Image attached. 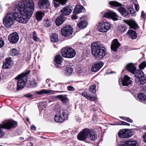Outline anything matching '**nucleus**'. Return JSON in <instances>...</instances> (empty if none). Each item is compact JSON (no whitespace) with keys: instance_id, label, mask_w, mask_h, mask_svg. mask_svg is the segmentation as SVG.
<instances>
[{"instance_id":"1","label":"nucleus","mask_w":146,"mask_h":146,"mask_svg":"<svg viewBox=\"0 0 146 146\" xmlns=\"http://www.w3.org/2000/svg\"><path fill=\"white\" fill-rule=\"evenodd\" d=\"M14 12H8L3 19V23L7 28L10 27L15 20L17 21L25 24L28 22L34 9L33 0H23L15 2Z\"/></svg>"},{"instance_id":"2","label":"nucleus","mask_w":146,"mask_h":146,"mask_svg":"<svg viewBox=\"0 0 146 146\" xmlns=\"http://www.w3.org/2000/svg\"><path fill=\"white\" fill-rule=\"evenodd\" d=\"M92 53V55L96 59L101 60L106 54L105 47L101 45L99 42H94L91 45Z\"/></svg>"},{"instance_id":"3","label":"nucleus","mask_w":146,"mask_h":146,"mask_svg":"<svg viewBox=\"0 0 146 146\" xmlns=\"http://www.w3.org/2000/svg\"><path fill=\"white\" fill-rule=\"evenodd\" d=\"M30 72L29 70L26 73L19 75L15 78V79L18 80L17 83V91L22 89L25 86L27 79V75Z\"/></svg>"},{"instance_id":"4","label":"nucleus","mask_w":146,"mask_h":146,"mask_svg":"<svg viewBox=\"0 0 146 146\" xmlns=\"http://www.w3.org/2000/svg\"><path fill=\"white\" fill-rule=\"evenodd\" d=\"M17 123L14 121H6L0 124V138L2 137L4 135V132L2 128L10 129L15 127L17 126Z\"/></svg>"},{"instance_id":"5","label":"nucleus","mask_w":146,"mask_h":146,"mask_svg":"<svg viewBox=\"0 0 146 146\" xmlns=\"http://www.w3.org/2000/svg\"><path fill=\"white\" fill-rule=\"evenodd\" d=\"M63 56L67 58H72L76 54L75 51L71 47H66L62 48L61 52Z\"/></svg>"},{"instance_id":"6","label":"nucleus","mask_w":146,"mask_h":146,"mask_svg":"<svg viewBox=\"0 0 146 146\" xmlns=\"http://www.w3.org/2000/svg\"><path fill=\"white\" fill-rule=\"evenodd\" d=\"M68 117V114L66 111L62 110L55 115L54 119L57 122H62L67 119Z\"/></svg>"},{"instance_id":"7","label":"nucleus","mask_w":146,"mask_h":146,"mask_svg":"<svg viewBox=\"0 0 146 146\" xmlns=\"http://www.w3.org/2000/svg\"><path fill=\"white\" fill-rule=\"evenodd\" d=\"M133 135V132L129 129H122L119 130L118 132L119 137L123 138H129Z\"/></svg>"},{"instance_id":"8","label":"nucleus","mask_w":146,"mask_h":146,"mask_svg":"<svg viewBox=\"0 0 146 146\" xmlns=\"http://www.w3.org/2000/svg\"><path fill=\"white\" fill-rule=\"evenodd\" d=\"M91 130L88 128L82 130L77 135V139L79 140L84 141L86 140L89 135L90 134Z\"/></svg>"},{"instance_id":"9","label":"nucleus","mask_w":146,"mask_h":146,"mask_svg":"<svg viewBox=\"0 0 146 146\" xmlns=\"http://www.w3.org/2000/svg\"><path fill=\"white\" fill-rule=\"evenodd\" d=\"M110 28V25L109 23L105 22L99 23L97 25V29L100 32L105 33Z\"/></svg>"},{"instance_id":"10","label":"nucleus","mask_w":146,"mask_h":146,"mask_svg":"<svg viewBox=\"0 0 146 146\" xmlns=\"http://www.w3.org/2000/svg\"><path fill=\"white\" fill-rule=\"evenodd\" d=\"M73 32L72 27L69 25L66 26L61 29V33L62 35L66 37L71 35Z\"/></svg>"},{"instance_id":"11","label":"nucleus","mask_w":146,"mask_h":146,"mask_svg":"<svg viewBox=\"0 0 146 146\" xmlns=\"http://www.w3.org/2000/svg\"><path fill=\"white\" fill-rule=\"evenodd\" d=\"M8 38L10 43L15 44L18 42L19 37L18 34L17 32H14L8 36Z\"/></svg>"},{"instance_id":"12","label":"nucleus","mask_w":146,"mask_h":146,"mask_svg":"<svg viewBox=\"0 0 146 146\" xmlns=\"http://www.w3.org/2000/svg\"><path fill=\"white\" fill-rule=\"evenodd\" d=\"M104 17L107 18H111L114 21L118 20V16L116 13L112 11H110L105 13Z\"/></svg>"},{"instance_id":"13","label":"nucleus","mask_w":146,"mask_h":146,"mask_svg":"<svg viewBox=\"0 0 146 146\" xmlns=\"http://www.w3.org/2000/svg\"><path fill=\"white\" fill-rule=\"evenodd\" d=\"M50 2L48 0H40L38 2L39 7L41 9L47 8L50 5Z\"/></svg>"},{"instance_id":"14","label":"nucleus","mask_w":146,"mask_h":146,"mask_svg":"<svg viewBox=\"0 0 146 146\" xmlns=\"http://www.w3.org/2000/svg\"><path fill=\"white\" fill-rule=\"evenodd\" d=\"M13 63L11 58L10 57L7 58L5 59V61L3 63V68L4 69H9L13 65Z\"/></svg>"},{"instance_id":"15","label":"nucleus","mask_w":146,"mask_h":146,"mask_svg":"<svg viewBox=\"0 0 146 146\" xmlns=\"http://www.w3.org/2000/svg\"><path fill=\"white\" fill-rule=\"evenodd\" d=\"M122 84L124 86H128L132 83L131 78L127 75H125L123 78H121Z\"/></svg>"},{"instance_id":"16","label":"nucleus","mask_w":146,"mask_h":146,"mask_svg":"<svg viewBox=\"0 0 146 146\" xmlns=\"http://www.w3.org/2000/svg\"><path fill=\"white\" fill-rule=\"evenodd\" d=\"M120 46V43L117 39H115L111 42V50L115 51L117 50V49Z\"/></svg>"},{"instance_id":"17","label":"nucleus","mask_w":146,"mask_h":146,"mask_svg":"<svg viewBox=\"0 0 146 146\" xmlns=\"http://www.w3.org/2000/svg\"><path fill=\"white\" fill-rule=\"evenodd\" d=\"M103 65V62H98L93 64L91 68V70L92 72H96L100 69Z\"/></svg>"},{"instance_id":"18","label":"nucleus","mask_w":146,"mask_h":146,"mask_svg":"<svg viewBox=\"0 0 146 146\" xmlns=\"http://www.w3.org/2000/svg\"><path fill=\"white\" fill-rule=\"evenodd\" d=\"M138 142L135 140H130L126 141L124 144H121L119 146H138Z\"/></svg>"},{"instance_id":"19","label":"nucleus","mask_w":146,"mask_h":146,"mask_svg":"<svg viewBox=\"0 0 146 146\" xmlns=\"http://www.w3.org/2000/svg\"><path fill=\"white\" fill-rule=\"evenodd\" d=\"M58 92V91H54L52 90L42 89L39 91L35 92V93L38 95H42L44 94H54L55 92Z\"/></svg>"},{"instance_id":"20","label":"nucleus","mask_w":146,"mask_h":146,"mask_svg":"<svg viewBox=\"0 0 146 146\" xmlns=\"http://www.w3.org/2000/svg\"><path fill=\"white\" fill-rule=\"evenodd\" d=\"M73 69L69 65L65 66V69L64 70V73L66 76L70 75L72 72Z\"/></svg>"},{"instance_id":"21","label":"nucleus","mask_w":146,"mask_h":146,"mask_svg":"<svg viewBox=\"0 0 146 146\" xmlns=\"http://www.w3.org/2000/svg\"><path fill=\"white\" fill-rule=\"evenodd\" d=\"M125 68L126 70L133 74L134 73V72L136 70V68L133 64L130 63L126 65Z\"/></svg>"},{"instance_id":"22","label":"nucleus","mask_w":146,"mask_h":146,"mask_svg":"<svg viewBox=\"0 0 146 146\" xmlns=\"http://www.w3.org/2000/svg\"><path fill=\"white\" fill-rule=\"evenodd\" d=\"M118 10L124 17H129V12L124 8L119 7L118 8Z\"/></svg>"},{"instance_id":"23","label":"nucleus","mask_w":146,"mask_h":146,"mask_svg":"<svg viewBox=\"0 0 146 146\" xmlns=\"http://www.w3.org/2000/svg\"><path fill=\"white\" fill-rule=\"evenodd\" d=\"M72 10L68 6L64 7L61 10V13L63 15H69L72 12Z\"/></svg>"},{"instance_id":"24","label":"nucleus","mask_w":146,"mask_h":146,"mask_svg":"<svg viewBox=\"0 0 146 146\" xmlns=\"http://www.w3.org/2000/svg\"><path fill=\"white\" fill-rule=\"evenodd\" d=\"M67 0H53V3L54 7L57 8L60 6V4L64 5L66 3Z\"/></svg>"},{"instance_id":"25","label":"nucleus","mask_w":146,"mask_h":146,"mask_svg":"<svg viewBox=\"0 0 146 146\" xmlns=\"http://www.w3.org/2000/svg\"><path fill=\"white\" fill-rule=\"evenodd\" d=\"M54 60L56 63L55 65L56 66L57 68H59V66L57 65V64L60 65L62 62V56L60 55H56L55 57Z\"/></svg>"},{"instance_id":"26","label":"nucleus","mask_w":146,"mask_h":146,"mask_svg":"<svg viewBox=\"0 0 146 146\" xmlns=\"http://www.w3.org/2000/svg\"><path fill=\"white\" fill-rule=\"evenodd\" d=\"M82 96L85 97L87 99L91 101H94L97 100V98L94 96H91V95L88 94L84 92L82 94Z\"/></svg>"},{"instance_id":"27","label":"nucleus","mask_w":146,"mask_h":146,"mask_svg":"<svg viewBox=\"0 0 146 146\" xmlns=\"http://www.w3.org/2000/svg\"><path fill=\"white\" fill-rule=\"evenodd\" d=\"M64 17L62 16L58 17L55 21L56 24L58 26L61 25L64 22Z\"/></svg>"},{"instance_id":"28","label":"nucleus","mask_w":146,"mask_h":146,"mask_svg":"<svg viewBox=\"0 0 146 146\" xmlns=\"http://www.w3.org/2000/svg\"><path fill=\"white\" fill-rule=\"evenodd\" d=\"M126 23L130 26V28L135 29L137 28V25L135 22L133 21H127Z\"/></svg>"},{"instance_id":"29","label":"nucleus","mask_w":146,"mask_h":146,"mask_svg":"<svg viewBox=\"0 0 146 146\" xmlns=\"http://www.w3.org/2000/svg\"><path fill=\"white\" fill-rule=\"evenodd\" d=\"M83 8V7L81 5H77L73 11V13H75L77 14L81 12Z\"/></svg>"},{"instance_id":"30","label":"nucleus","mask_w":146,"mask_h":146,"mask_svg":"<svg viewBox=\"0 0 146 146\" xmlns=\"http://www.w3.org/2000/svg\"><path fill=\"white\" fill-rule=\"evenodd\" d=\"M88 23L85 20L81 21L78 24L79 28L81 29L84 28L86 27Z\"/></svg>"},{"instance_id":"31","label":"nucleus","mask_w":146,"mask_h":146,"mask_svg":"<svg viewBox=\"0 0 146 146\" xmlns=\"http://www.w3.org/2000/svg\"><path fill=\"white\" fill-rule=\"evenodd\" d=\"M44 15V12L40 11H37L35 17L36 19L38 21H40L42 19L43 16Z\"/></svg>"},{"instance_id":"32","label":"nucleus","mask_w":146,"mask_h":146,"mask_svg":"<svg viewBox=\"0 0 146 146\" xmlns=\"http://www.w3.org/2000/svg\"><path fill=\"white\" fill-rule=\"evenodd\" d=\"M127 33L132 39H135L137 37V34L134 31L129 30L127 32Z\"/></svg>"},{"instance_id":"33","label":"nucleus","mask_w":146,"mask_h":146,"mask_svg":"<svg viewBox=\"0 0 146 146\" xmlns=\"http://www.w3.org/2000/svg\"><path fill=\"white\" fill-rule=\"evenodd\" d=\"M92 131L91 130L90 134L89 135L88 137V138L90 140L95 141L97 139V136L96 134L95 133H92Z\"/></svg>"},{"instance_id":"34","label":"nucleus","mask_w":146,"mask_h":146,"mask_svg":"<svg viewBox=\"0 0 146 146\" xmlns=\"http://www.w3.org/2000/svg\"><path fill=\"white\" fill-rule=\"evenodd\" d=\"M135 76L136 77L139 79L144 76V74L141 70H137L134 72Z\"/></svg>"},{"instance_id":"35","label":"nucleus","mask_w":146,"mask_h":146,"mask_svg":"<svg viewBox=\"0 0 146 146\" xmlns=\"http://www.w3.org/2000/svg\"><path fill=\"white\" fill-rule=\"evenodd\" d=\"M50 39L52 42H56L58 40V36L56 34H53L50 36Z\"/></svg>"},{"instance_id":"36","label":"nucleus","mask_w":146,"mask_h":146,"mask_svg":"<svg viewBox=\"0 0 146 146\" xmlns=\"http://www.w3.org/2000/svg\"><path fill=\"white\" fill-rule=\"evenodd\" d=\"M32 38L35 42H40L41 40L40 38L38 36L36 31H34L32 33Z\"/></svg>"},{"instance_id":"37","label":"nucleus","mask_w":146,"mask_h":146,"mask_svg":"<svg viewBox=\"0 0 146 146\" xmlns=\"http://www.w3.org/2000/svg\"><path fill=\"white\" fill-rule=\"evenodd\" d=\"M138 100L140 101H144L146 99V96L144 94L142 93H139L137 96Z\"/></svg>"},{"instance_id":"38","label":"nucleus","mask_w":146,"mask_h":146,"mask_svg":"<svg viewBox=\"0 0 146 146\" xmlns=\"http://www.w3.org/2000/svg\"><path fill=\"white\" fill-rule=\"evenodd\" d=\"M61 101L64 103L67 102L68 101V99L66 95H59L58 96Z\"/></svg>"},{"instance_id":"39","label":"nucleus","mask_w":146,"mask_h":146,"mask_svg":"<svg viewBox=\"0 0 146 146\" xmlns=\"http://www.w3.org/2000/svg\"><path fill=\"white\" fill-rule=\"evenodd\" d=\"M52 24L51 19H45L44 20V24L46 27H50Z\"/></svg>"},{"instance_id":"40","label":"nucleus","mask_w":146,"mask_h":146,"mask_svg":"<svg viewBox=\"0 0 146 146\" xmlns=\"http://www.w3.org/2000/svg\"><path fill=\"white\" fill-rule=\"evenodd\" d=\"M88 70L86 68H84L78 70V72L82 75H84L87 73Z\"/></svg>"},{"instance_id":"41","label":"nucleus","mask_w":146,"mask_h":146,"mask_svg":"<svg viewBox=\"0 0 146 146\" xmlns=\"http://www.w3.org/2000/svg\"><path fill=\"white\" fill-rule=\"evenodd\" d=\"M109 4L112 6L115 7H119L121 6L120 3L115 1H111L109 2Z\"/></svg>"},{"instance_id":"42","label":"nucleus","mask_w":146,"mask_h":146,"mask_svg":"<svg viewBox=\"0 0 146 146\" xmlns=\"http://www.w3.org/2000/svg\"><path fill=\"white\" fill-rule=\"evenodd\" d=\"M37 82L34 80L30 81L29 83V86L31 88L35 87L36 86Z\"/></svg>"},{"instance_id":"43","label":"nucleus","mask_w":146,"mask_h":146,"mask_svg":"<svg viewBox=\"0 0 146 146\" xmlns=\"http://www.w3.org/2000/svg\"><path fill=\"white\" fill-rule=\"evenodd\" d=\"M139 79V81L140 84H143L146 83V78L144 76Z\"/></svg>"},{"instance_id":"44","label":"nucleus","mask_w":146,"mask_h":146,"mask_svg":"<svg viewBox=\"0 0 146 146\" xmlns=\"http://www.w3.org/2000/svg\"><path fill=\"white\" fill-rule=\"evenodd\" d=\"M18 54L17 50L15 48L11 49L10 51V54L12 56L17 55Z\"/></svg>"},{"instance_id":"45","label":"nucleus","mask_w":146,"mask_h":146,"mask_svg":"<svg viewBox=\"0 0 146 146\" xmlns=\"http://www.w3.org/2000/svg\"><path fill=\"white\" fill-rule=\"evenodd\" d=\"M96 85L95 84H93L91 86L90 88V92L92 93H95L96 92Z\"/></svg>"},{"instance_id":"46","label":"nucleus","mask_w":146,"mask_h":146,"mask_svg":"<svg viewBox=\"0 0 146 146\" xmlns=\"http://www.w3.org/2000/svg\"><path fill=\"white\" fill-rule=\"evenodd\" d=\"M126 27L123 26H119L118 28V30L121 32H124L126 30Z\"/></svg>"},{"instance_id":"47","label":"nucleus","mask_w":146,"mask_h":146,"mask_svg":"<svg viewBox=\"0 0 146 146\" xmlns=\"http://www.w3.org/2000/svg\"><path fill=\"white\" fill-rule=\"evenodd\" d=\"M139 68L141 69H143L144 68L146 67V62L143 61L141 63L139 66Z\"/></svg>"},{"instance_id":"48","label":"nucleus","mask_w":146,"mask_h":146,"mask_svg":"<svg viewBox=\"0 0 146 146\" xmlns=\"http://www.w3.org/2000/svg\"><path fill=\"white\" fill-rule=\"evenodd\" d=\"M61 108V106L59 104H56L54 108V110L55 111L57 112L58 111L60 110Z\"/></svg>"},{"instance_id":"49","label":"nucleus","mask_w":146,"mask_h":146,"mask_svg":"<svg viewBox=\"0 0 146 146\" xmlns=\"http://www.w3.org/2000/svg\"><path fill=\"white\" fill-rule=\"evenodd\" d=\"M121 118L123 119L128 122L132 123L133 122L132 120L129 117H121Z\"/></svg>"},{"instance_id":"50","label":"nucleus","mask_w":146,"mask_h":146,"mask_svg":"<svg viewBox=\"0 0 146 146\" xmlns=\"http://www.w3.org/2000/svg\"><path fill=\"white\" fill-rule=\"evenodd\" d=\"M67 90L69 91H74L75 90L74 88L72 86H68L67 87Z\"/></svg>"},{"instance_id":"51","label":"nucleus","mask_w":146,"mask_h":146,"mask_svg":"<svg viewBox=\"0 0 146 146\" xmlns=\"http://www.w3.org/2000/svg\"><path fill=\"white\" fill-rule=\"evenodd\" d=\"M119 124L121 125H126L127 126H129L130 125L129 123L123 121H120Z\"/></svg>"},{"instance_id":"52","label":"nucleus","mask_w":146,"mask_h":146,"mask_svg":"<svg viewBox=\"0 0 146 146\" xmlns=\"http://www.w3.org/2000/svg\"><path fill=\"white\" fill-rule=\"evenodd\" d=\"M24 96L29 98H31L33 97V95L30 93H28L25 95Z\"/></svg>"},{"instance_id":"53","label":"nucleus","mask_w":146,"mask_h":146,"mask_svg":"<svg viewBox=\"0 0 146 146\" xmlns=\"http://www.w3.org/2000/svg\"><path fill=\"white\" fill-rule=\"evenodd\" d=\"M4 45V41L3 40H0V48L3 47Z\"/></svg>"},{"instance_id":"54","label":"nucleus","mask_w":146,"mask_h":146,"mask_svg":"<svg viewBox=\"0 0 146 146\" xmlns=\"http://www.w3.org/2000/svg\"><path fill=\"white\" fill-rule=\"evenodd\" d=\"M135 8L137 11H138L139 9V6L138 4H134Z\"/></svg>"},{"instance_id":"55","label":"nucleus","mask_w":146,"mask_h":146,"mask_svg":"<svg viewBox=\"0 0 146 146\" xmlns=\"http://www.w3.org/2000/svg\"><path fill=\"white\" fill-rule=\"evenodd\" d=\"M74 14L72 15L71 18L73 19H77V17L75 14L76 13H74Z\"/></svg>"},{"instance_id":"56","label":"nucleus","mask_w":146,"mask_h":146,"mask_svg":"<svg viewBox=\"0 0 146 146\" xmlns=\"http://www.w3.org/2000/svg\"><path fill=\"white\" fill-rule=\"evenodd\" d=\"M127 9L130 11H131V10H133V8L131 5H129L127 7Z\"/></svg>"},{"instance_id":"57","label":"nucleus","mask_w":146,"mask_h":146,"mask_svg":"<svg viewBox=\"0 0 146 146\" xmlns=\"http://www.w3.org/2000/svg\"><path fill=\"white\" fill-rule=\"evenodd\" d=\"M130 12L131 14L132 15H135V11L133 10H131V11H130Z\"/></svg>"},{"instance_id":"58","label":"nucleus","mask_w":146,"mask_h":146,"mask_svg":"<svg viewBox=\"0 0 146 146\" xmlns=\"http://www.w3.org/2000/svg\"><path fill=\"white\" fill-rule=\"evenodd\" d=\"M36 129V127L34 125H32L31 127V129L32 130L35 131V130Z\"/></svg>"},{"instance_id":"59","label":"nucleus","mask_w":146,"mask_h":146,"mask_svg":"<svg viewBox=\"0 0 146 146\" xmlns=\"http://www.w3.org/2000/svg\"><path fill=\"white\" fill-rule=\"evenodd\" d=\"M143 138L145 142L146 143V133L143 135Z\"/></svg>"},{"instance_id":"60","label":"nucleus","mask_w":146,"mask_h":146,"mask_svg":"<svg viewBox=\"0 0 146 146\" xmlns=\"http://www.w3.org/2000/svg\"><path fill=\"white\" fill-rule=\"evenodd\" d=\"M145 15V14L144 13V12L143 11H142L141 13V16L143 17H144Z\"/></svg>"},{"instance_id":"61","label":"nucleus","mask_w":146,"mask_h":146,"mask_svg":"<svg viewBox=\"0 0 146 146\" xmlns=\"http://www.w3.org/2000/svg\"><path fill=\"white\" fill-rule=\"evenodd\" d=\"M2 11V7L0 4V12H1Z\"/></svg>"},{"instance_id":"62","label":"nucleus","mask_w":146,"mask_h":146,"mask_svg":"<svg viewBox=\"0 0 146 146\" xmlns=\"http://www.w3.org/2000/svg\"><path fill=\"white\" fill-rule=\"evenodd\" d=\"M143 128L145 129L146 130V125H144Z\"/></svg>"},{"instance_id":"63","label":"nucleus","mask_w":146,"mask_h":146,"mask_svg":"<svg viewBox=\"0 0 146 146\" xmlns=\"http://www.w3.org/2000/svg\"><path fill=\"white\" fill-rule=\"evenodd\" d=\"M26 120L27 121H29V119L28 118H27Z\"/></svg>"},{"instance_id":"64","label":"nucleus","mask_w":146,"mask_h":146,"mask_svg":"<svg viewBox=\"0 0 146 146\" xmlns=\"http://www.w3.org/2000/svg\"><path fill=\"white\" fill-rule=\"evenodd\" d=\"M49 81V80L48 79H47L46 80V82H48Z\"/></svg>"}]
</instances>
